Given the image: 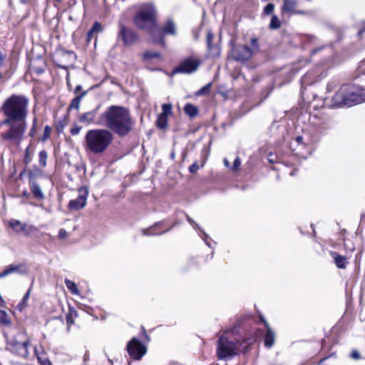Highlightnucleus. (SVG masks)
Masks as SVG:
<instances>
[{"label":"nucleus","mask_w":365,"mask_h":365,"mask_svg":"<svg viewBox=\"0 0 365 365\" xmlns=\"http://www.w3.org/2000/svg\"><path fill=\"white\" fill-rule=\"evenodd\" d=\"M281 26V21L276 15L272 16L269 28L272 29H278Z\"/></svg>","instance_id":"obj_30"},{"label":"nucleus","mask_w":365,"mask_h":365,"mask_svg":"<svg viewBox=\"0 0 365 365\" xmlns=\"http://www.w3.org/2000/svg\"><path fill=\"white\" fill-rule=\"evenodd\" d=\"M2 78V75L1 73H0V79Z\"/></svg>","instance_id":"obj_61"},{"label":"nucleus","mask_w":365,"mask_h":365,"mask_svg":"<svg viewBox=\"0 0 365 365\" xmlns=\"http://www.w3.org/2000/svg\"><path fill=\"white\" fill-rule=\"evenodd\" d=\"M135 25L140 29L146 30L153 38L155 31L158 30L156 24V11L153 4H145L140 7L133 19Z\"/></svg>","instance_id":"obj_5"},{"label":"nucleus","mask_w":365,"mask_h":365,"mask_svg":"<svg viewBox=\"0 0 365 365\" xmlns=\"http://www.w3.org/2000/svg\"><path fill=\"white\" fill-rule=\"evenodd\" d=\"M127 351L132 359L139 360L146 353V348L139 340L134 337L128 342Z\"/></svg>","instance_id":"obj_11"},{"label":"nucleus","mask_w":365,"mask_h":365,"mask_svg":"<svg viewBox=\"0 0 365 365\" xmlns=\"http://www.w3.org/2000/svg\"><path fill=\"white\" fill-rule=\"evenodd\" d=\"M283 5L282 6V13H290V14H303L302 11H296L297 2L296 0H282Z\"/></svg>","instance_id":"obj_18"},{"label":"nucleus","mask_w":365,"mask_h":365,"mask_svg":"<svg viewBox=\"0 0 365 365\" xmlns=\"http://www.w3.org/2000/svg\"><path fill=\"white\" fill-rule=\"evenodd\" d=\"M102 31V26L98 22H95L92 28L88 31L87 34V41L90 42L92 38H96L95 35L100 33Z\"/></svg>","instance_id":"obj_22"},{"label":"nucleus","mask_w":365,"mask_h":365,"mask_svg":"<svg viewBox=\"0 0 365 365\" xmlns=\"http://www.w3.org/2000/svg\"><path fill=\"white\" fill-rule=\"evenodd\" d=\"M31 162V158L29 155V148L26 149V153H25V158H24V163L25 164H29Z\"/></svg>","instance_id":"obj_45"},{"label":"nucleus","mask_w":365,"mask_h":365,"mask_svg":"<svg viewBox=\"0 0 365 365\" xmlns=\"http://www.w3.org/2000/svg\"><path fill=\"white\" fill-rule=\"evenodd\" d=\"M42 365H53V364L51 363V361L48 359H44L42 362H41Z\"/></svg>","instance_id":"obj_50"},{"label":"nucleus","mask_w":365,"mask_h":365,"mask_svg":"<svg viewBox=\"0 0 365 365\" xmlns=\"http://www.w3.org/2000/svg\"><path fill=\"white\" fill-rule=\"evenodd\" d=\"M186 219L194 227H197V228H199L197 224L189 215H186Z\"/></svg>","instance_id":"obj_47"},{"label":"nucleus","mask_w":365,"mask_h":365,"mask_svg":"<svg viewBox=\"0 0 365 365\" xmlns=\"http://www.w3.org/2000/svg\"><path fill=\"white\" fill-rule=\"evenodd\" d=\"M67 53H68L70 56L73 57L74 58H76V56L75 53H74L73 51H67Z\"/></svg>","instance_id":"obj_51"},{"label":"nucleus","mask_w":365,"mask_h":365,"mask_svg":"<svg viewBox=\"0 0 365 365\" xmlns=\"http://www.w3.org/2000/svg\"><path fill=\"white\" fill-rule=\"evenodd\" d=\"M30 294H31V288L27 290V292L24 294L23 299H21V301L18 304V308H19V310L21 311V310L24 309L27 307V305H28V300H29V298L30 297Z\"/></svg>","instance_id":"obj_28"},{"label":"nucleus","mask_w":365,"mask_h":365,"mask_svg":"<svg viewBox=\"0 0 365 365\" xmlns=\"http://www.w3.org/2000/svg\"><path fill=\"white\" fill-rule=\"evenodd\" d=\"M9 225L18 235L24 233L25 235L29 236L35 229L32 225L22 223L21 221L14 219L11 220L9 222Z\"/></svg>","instance_id":"obj_15"},{"label":"nucleus","mask_w":365,"mask_h":365,"mask_svg":"<svg viewBox=\"0 0 365 365\" xmlns=\"http://www.w3.org/2000/svg\"><path fill=\"white\" fill-rule=\"evenodd\" d=\"M304 43L305 45V46H311V45H317V42H318V38L314 36H312V35H307L304 37Z\"/></svg>","instance_id":"obj_29"},{"label":"nucleus","mask_w":365,"mask_h":365,"mask_svg":"<svg viewBox=\"0 0 365 365\" xmlns=\"http://www.w3.org/2000/svg\"><path fill=\"white\" fill-rule=\"evenodd\" d=\"M4 304V301L2 297L0 298V306L3 307Z\"/></svg>","instance_id":"obj_55"},{"label":"nucleus","mask_w":365,"mask_h":365,"mask_svg":"<svg viewBox=\"0 0 365 365\" xmlns=\"http://www.w3.org/2000/svg\"><path fill=\"white\" fill-rule=\"evenodd\" d=\"M184 111L190 118L197 116L199 112L197 107L191 103H187L185 106Z\"/></svg>","instance_id":"obj_24"},{"label":"nucleus","mask_w":365,"mask_h":365,"mask_svg":"<svg viewBox=\"0 0 365 365\" xmlns=\"http://www.w3.org/2000/svg\"><path fill=\"white\" fill-rule=\"evenodd\" d=\"M331 257L334 259L336 266L339 269H345L347 264V259L345 257L340 255L336 252H331Z\"/></svg>","instance_id":"obj_19"},{"label":"nucleus","mask_w":365,"mask_h":365,"mask_svg":"<svg viewBox=\"0 0 365 365\" xmlns=\"http://www.w3.org/2000/svg\"><path fill=\"white\" fill-rule=\"evenodd\" d=\"M48 155L46 150H41L38 154V161L41 167L44 168L46 166Z\"/></svg>","instance_id":"obj_31"},{"label":"nucleus","mask_w":365,"mask_h":365,"mask_svg":"<svg viewBox=\"0 0 365 365\" xmlns=\"http://www.w3.org/2000/svg\"><path fill=\"white\" fill-rule=\"evenodd\" d=\"M157 126L160 129H164L168 125V116L164 114H160L156 121Z\"/></svg>","instance_id":"obj_27"},{"label":"nucleus","mask_w":365,"mask_h":365,"mask_svg":"<svg viewBox=\"0 0 365 365\" xmlns=\"http://www.w3.org/2000/svg\"><path fill=\"white\" fill-rule=\"evenodd\" d=\"M98 108L99 106L95 109L79 114L78 117V122L86 125L91 124L98 125V120H96V118Z\"/></svg>","instance_id":"obj_16"},{"label":"nucleus","mask_w":365,"mask_h":365,"mask_svg":"<svg viewBox=\"0 0 365 365\" xmlns=\"http://www.w3.org/2000/svg\"><path fill=\"white\" fill-rule=\"evenodd\" d=\"M260 319L262 322H263L267 329V333L264 336V345L267 348H271L273 346L275 340L274 332L272 330L267 322L264 319L263 317H261Z\"/></svg>","instance_id":"obj_17"},{"label":"nucleus","mask_w":365,"mask_h":365,"mask_svg":"<svg viewBox=\"0 0 365 365\" xmlns=\"http://www.w3.org/2000/svg\"><path fill=\"white\" fill-rule=\"evenodd\" d=\"M114 140V135L106 128H96L87 131L84 148L86 152L101 155L105 153Z\"/></svg>","instance_id":"obj_3"},{"label":"nucleus","mask_w":365,"mask_h":365,"mask_svg":"<svg viewBox=\"0 0 365 365\" xmlns=\"http://www.w3.org/2000/svg\"><path fill=\"white\" fill-rule=\"evenodd\" d=\"M211 86V84L209 83L207 85H206L205 86H204L203 88H202L200 91H199V93L200 94H204L206 92H207L210 89Z\"/></svg>","instance_id":"obj_43"},{"label":"nucleus","mask_w":365,"mask_h":365,"mask_svg":"<svg viewBox=\"0 0 365 365\" xmlns=\"http://www.w3.org/2000/svg\"><path fill=\"white\" fill-rule=\"evenodd\" d=\"M302 140V136H298V137L297 138V140L298 142H300Z\"/></svg>","instance_id":"obj_56"},{"label":"nucleus","mask_w":365,"mask_h":365,"mask_svg":"<svg viewBox=\"0 0 365 365\" xmlns=\"http://www.w3.org/2000/svg\"><path fill=\"white\" fill-rule=\"evenodd\" d=\"M36 118H35L34 119V122H33V126L31 129V131H30V135L33 136L34 135V133H35L36 131Z\"/></svg>","instance_id":"obj_46"},{"label":"nucleus","mask_w":365,"mask_h":365,"mask_svg":"<svg viewBox=\"0 0 365 365\" xmlns=\"http://www.w3.org/2000/svg\"><path fill=\"white\" fill-rule=\"evenodd\" d=\"M162 110L163 113L161 114L165 115V116H168V115L170 114L172 112V105L171 104H163L162 106Z\"/></svg>","instance_id":"obj_34"},{"label":"nucleus","mask_w":365,"mask_h":365,"mask_svg":"<svg viewBox=\"0 0 365 365\" xmlns=\"http://www.w3.org/2000/svg\"><path fill=\"white\" fill-rule=\"evenodd\" d=\"M364 32H365V24H364V28L359 31V35H361Z\"/></svg>","instance_id":"obj_54"},{"label":"nucleus","mask_w":365,"mask_h":365,"mask_svg":"<svg viewBox=\"0 0 365 365\" xmlns=\"http://www.w3.org/2000/svg\"><path fill=\"white\" fill-rule=\"evenodd\" d=\"M51 132V128L48 125H46L44 128V131H43V140H46L50 136Z\"/></svg>","instance_id":"obj_39"},{"label":"nucleus","mask_w":365,"mask_h":365,"mask_svg":"<svg viewBox=\"0 0 365 365\" xmlns=\"http://www.w3.org/2000/svg\"><path fill=\"white\" fill-rule=\"evenodd\" d=\"M31 190L36 198L43 199L44 195L42 192L41 186L36 181H32L31 183Z\"/></svg>","instance_id":"obj_23"},{"label":"nucleus","mask_w":365,"mask_h":365,"mask_svg":"<svg viewBox=\"0 0 365 365\" xmlns=\"http://www.w3.org/2000/svg\"><path fill=\"white\" fill-rule=\"evenodd\" d=\"M241 165V160L239 157H237L233 163V165L232 167V170L234 172H236L239 170L240 166Z\"/></svg>","instance_id":"obj_38"},{"label":"nucleus","mask_w":365,"mask_h":365,"mask_svg":"<svg viewBox=\"0 0 365 365\" xmlns=\"http://www.w3.org/2000/svg\"><path fill=\"white\" fill-rule=\"evenodd\" d=\"M34 353H35V355L37 356V358L38 359V360H41V357L39 356V354L37 351V349L35 347L34 349Z\"/></svg>","instance_id":"obj_53"},{"label":"nucleus","mask_w":365,"mask_h":365,"mask_svg":"<svg viewBox=\"0 0 365 365\" xmlns=\"http://www.w3.org/2000/svg\"><path fill=\"white\" fill-rule=\"evenodd\" d=\"M324 47H325V46H319V47H317V48H312L311 50V54L314 55V54L317 53L318 51H321Z\"/></svg>","instance_id":"obj_48"},{"label":"nucleus","mask_w":365,"mask_h":365,"mask_svg":"<svg viewBox=\"0 0 365 365\" xmlns=\"http://www.w3.org/2000/svg\"><path fill=\"white\" fill-rule=\"evenodd\" d=\"M223 163H224V165L226 166V167H230V162L229 160L227 159V158H225L223 160Z\"/></svg>","instance_id":"obj_52"},{"label":"nucleus","mask_w":365,"mask_h":365,"mask_svg":"<svg viewBox=\"0 0 365 365\" xmlns=\"http://www.w3.org/2000/svg\"><path fill=\"white\" fill-rule=\"evenodd\" d=\"M6 59V54L4 53L1 50H0V68H1V66L4 65V61Z\"/></svg>","instance_id":"obj_44"},{"label":"nucleus","mask_w":365,"mask_h":365,"mask_svg":"<svg viewBox=\"0 0 365 365\" xmlns=\"http://www.w3.org/2000/svg\"><path fill=\"white\" fill-rule=\"evenodd\" d=\"M82 91V86L81 85H78L75 89H74V93L77 96V95H80L81 93H79L80 92H81Z\"/></svg>","instance_id":"obj_49"},{"label":"nucleus","mask_w":365,"mask_h":365,"mask_svg":"<svg viewBox=\"0 0 365 365\" xmlns=\"http://www.w3.org/2000/svg\"><path fill=\"white\" fill-rule=\"evenodd\" d=\"M259 46L258 39L253 38L250 41V46L247 45L237 44L232 49V58L240 62H245L249 60L253 54L259 51Z\"/></svg>","instance_id":"obj_6"},{"label":"nucleus","mask_w":365,"mask_h":365,"mask_svg":"<svg viewBox=\"0 0 365 365\" xmlns=\"http://www.w3.org/2000/svg\"><path fill=\"white\" fill-rule=\"evenodd\" d=\"M88 190L86 188L81 187L78 190V196L77 198L70 200L68 208L71 210H78L86 207L87 203Z\"/></svg>","instance_id":"obj_13"},{"label":"nucleus","mask_w":365,"mask_h":365,"mask_svg":"<svg viewBox=\"0 0 365 365\" xmlns=\"http://www.w3.org/2000/svg\"><path fill=\"white\" fill-rule=\"evenodd\" d=\"M0 324L6 327L11 325V320L10 317L4 310H0Z\"/></svg>","instance_id":"obj_25"},{"label":"nucleus","mask_w":365,"mask_h":365,"mask_svg":"<svg viewBox=\"0 0 365 365\" xmlns=\"http://www.w3.org/2000/svg\"><path fill=\"white\" fill-rule=\"evenodd\" d=\"M274 9V5L272 3H269L266 5V6L264 8V14L266 15H269L272 14Z\"/></svg>","instance_id":"obj_35"},{"label":"nucleus","mask_w":365,"mask_h":365,"mask_svg":"<svg viewBox=\"0 0 365 365\" xmlns=\"http://www.w3.org/2000/svg\"><path fill=\"white\" fill-rule=\"evenodd\" d=\"M241 344L233 330H227L220 336L217 346L218 359H229L237 355Z\"/></svg>","instance_id":"obj_4"},{"label":"nucleus","mask_w":365,"mask_h":365,"mask_svg":"<svg viewBox=\"0 0 365 365\" xmlns=\"http://www.w3.org/2000/svg\"><path fill=\"white\" fill-rule=\"evenodd\" d=\"M62 0H54L55 2L60 3Z\"/></svg>","instance_id":"obj_57"},{"label":"nucleus","mask_w":365,"mask_h":365,"mask_svg":"<svg viewBox=\"0 0 365 365\" xmlns=\"http://www.w3.org/2000/svg\"><path fill=\"white\" fill-rule=\"evenodd\" d=\"M24 335L20 334L16 336L8 343L9 349L19 356L26 358L29 356V339H23Z\"/></svg>","instance_id":"obj_7"},{"label":"nucleus","mask_w":365,"mask_h":365,"mask_svg":"<svg viewBox=\"0 0 365 365\" xmlns=\"http://www.w3.org/2000/svg\"><path fill=\"white\" fill-rule=\"evenodd\" d=\"M118 38L123 41L125 46H130L135 43L138 40L137 33L133 29L125 26L122 23H119Z\"/></svg>","instance_id":"obj_9"},{"label":"nucleus","mask_w":365,"mask_h":365,"mask_svg":"<svg viewBox=\"0 0 365 365\" xmlns=\"http://www.w3.org/2000/svg\"><path fill=\"white\" fill-rule=\"evenodd\" d=\"M213 39V34L209 31L207 32V36H206V43H207V48L209 50H211L212 49V41Z\"/></svg>","instance_id":"obj_36"},{"label":"nucleus","mask_w":365,"mask_h":365,"mask_svg":"<svg viewBox=\"0 0 365 365\" xmlns=\"http://www.w3.org/2000/svg\"><path fill=\"white\" fill-rule=\"evenodd\" d=\"M22 267L21 264H11L6 267L2 272H0V278L5 277L9 274L17 272H22L21 268Z\"/></svg>","instance_id":"obj_20"},{"label":"nucleus","mask_w":365,"mask_h":365,"mask_svg":"<svg viewBox=\"0 0 365 365\" xmlns=\"http://www.w3.org/2000/svg\"><path fill=\"white\" fill-rule=\"evenodd\" d=\"M67 322H71V323L72 322V321H71V320H70V319H67Z\"/></svg>","instance_id":"obj_60"},{"label":"nucleus","mask_w":365,"mask_h":365,"mask_svg":"<svg viewBox=\"0 0 365 365\" xmlns=\"http://www.w3.org/2000/svg\"><path fill=\"white\" fill-rule=\"evenodd\" d=\"M351 358L353 359H359L361 358L360 354L357 350H353L351 353Z\"/></svg>","instance_id":"obj_40"},{"label":"nucleus","mask_w":365,"mask_h":365,"mask_svg":"<svg viewBox=\"0 0 365 365\" xmlns=\"http://www.w3.org/2000/svg\"><path fill=\"white\" fill-rule=\"evenodd\" d=\"M29 99L23 94H12L3 102L0 111L4 118L0 121V128H8L0 134L1 141L9 146H18L24 139L29 114Z\"/></svg>","instance_id":"obj_1"},{"label":"nucleus","mask_w":365,"mask_h":365,"mask_svg":"<svg viewBox=\"0 0 365 365\" xmlns=\"http://www.w3.org/2000/svg\"><path fill=\"white\" fill-rule=\"evenodd\" d=\"M198 169H199V166H198V165H197V163H192V164L190 166V168H189V170H190V173H195Z\"/></svg>","instance_id":"obj_41"},{"label":"nucleus","mask_w":365,"mask_h":365,"mask_svg":"<svg viewBox=\"0 0 365 365\" xmlns=\"http://www.w3.org/2000/svg\"><path fill=\"white\" fill-rule=\"evenodd\" d=\"M68 235L67 232L64 229H61L58 232V237L61 240L65 239Z\"/></svg>","instance_id":"obj_42"},{"label":"nucleus","mask_w":365,"mask_h":365,"mask_svg":"<svg viewBox=\"0 0 365 365\" xmlns=\"http://www.w3.org/2000/svg\"><path fill=\"white\" fill-rule=\"evenodd\" d=\"M160 56V53L156 51H148L143 53V58L146 60L156 58Z\"/></svg>","instance_id":"obj_32"},{"label":"nucleus","mask_w":365,"mask_h":365,"mask_svg":"<svg viewBox=\"0 0 365 365\" xmlns=\"http://www.w3.org/2000/svg\"><path fill=\"white\" fill-rule=\"evenodd\" d=\"M174 157H175V154H174V153H173L171 154V158H174Z\"/></svg>","instance_id":"obj_59"},{"label":"nucleus","mask_w":365,"mask_h":365,"mask_svg":"<svg viewBox=\"0 0 365 365\" xmlns=\"http://www.w3.org/2000/svg\"><path fill=\"white\" fill-rule=\"evenodd\" d=\"M201 232L203 233V235H205V237H206V238H207V235H206V233H205V232H203V230H201Z\"/></svg>","instance_id":"obj_58"},{"label":"nucleus","mask_w":365,"mask_h":365,"mask_svg":"<svg viewBox=\"0 0 365 365\" xmlns=\"http://www.w3.org/2000/svg\"><path fill=\"white\" fill-rule=\"evenodd\" d=\"M88 91H82L80 95H77L71 102L68 106V110L72 109L79 110L82 98L87 94Z\"/></svg>","instance_id":"obj_21"},{"label":"nucleus","mask_w":365,"mask_h":365,"mask_svg":"<svg viewBox=\"0 0 365 365\" xmlns=\"http://www.w3.org/2000/svg\"><path fill=\"white\" fill-rule=\"evenodd\" d=\"M201 61L192 56H188L180 61L172 72L173 75L178 73L191 74L195 72L200 66Z\"/></svg>","instance_id":"obj_8"},{"label":"nucleus","mask_w":365,"mask_h":365,"mask_svg":"<svg viewBox=\"0 0 365 365\" xmlns=\"http://www.w3.org/2000/svg\"><path fill=\"white\" fill-rule=\"evenodd\" d=\"M81 130H82V127L81 126H79V125H78L76 124H74L71 127V128L70 130V133L73 135H78L81 132Z\"/></svg>","instance_id":"obj_37"},{"label":"nucleus","mask_w":365,"mask_h":365,"mask_svg":"<svg viewBox=\"0 0 365 365\" xmlns=\"http://www.w3.org/2000/svg\"><path fill=\"white\" fill-rule=\"evenodd\" d=\"M162 35H177V26L175 21L172 19H168L158 30L155 31V38H153L156 41L163 40Z\"/></svg>","instance_id":"obj_12"},{"label":"nucleus","mask_w":365,"mask_h":365,"mask_svg":"<svg viewBox=\"0 0 365 365\" xmlns=\"http://www.w3.org/2000/svg\"><path fill=\"white\" fill-rule=\"evenodd\" d=\"M347 88V86H345V85L341 86L339 90L331 98L332 106L338 107H350V103H349L347 94L346 93Z\"/></svg>","instance_id":"obj_14"},{"label":"nucleus","mask_w":365,"mask_h":365,"mask_svg":"<svg viewBox=\"0 0 365 365\" xmlns=\"http://www.w3.org/2000/svg\"><path fill=\"white\" fill-rule=\"evenodd\" d=\"M97 124L106 127L113 134L124 137L133 130L134 121L128 108L113 105L99 115Z\"/></svg>","instance_id":"obj_2"},{"label":"nucleus","mask_w":365,"mask_h":365,"mask_svg":"<svg viewBox=\"0 0 365 365\" xmlns=\"http://www.w3.org/2000/svg\"><path fill=\"white\" fill-rule=\"evenodd\" d=\"M65 284H66V286L68 288V289L73 294H75V295H78L79 294V290H78V289L77 287V285L73 282H72L70 279H65Z\"/></svg>","instance_id":"obj_26"},{"label":"nucleus","mask_w":365,"mask_h":365,"mask_svg":"<svg viewBox=\"0 0 365 365\" xmlns=\"http://www.w3.org/2000/svg\"><path fill=\"white\" fill-rule=\"evenodd\" d=\"M154 229H155V227H150L147 230H143V234L144 235H161L163 233H165L166 232H168L169 230H165V231H163V232H154Z\"/></svg>","instance_id":"obj_33"},{"label":"nucleus","mask_w":365,"mask_h":365,"mask_svg":"<svg viewBox=\"0 0 365 365\" xmlns=\"http://www.w3.org/2000/svg\"><path fill=\"white\" fill-rule=\"evenodd\" d=\"M347 86L346 94L350 106L363 103L365 101V90L356 85H345Z\"/></svg>","instance_id":"obj_10"}]
</instances>
